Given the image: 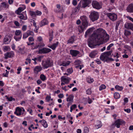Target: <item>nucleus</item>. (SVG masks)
<instances>
[{
	"instance_id": "obj_35",
	"label": "nucleus",
	"mask_w": 133,
	"mask_h": 133,
	"mask_svg": "<svg viewBox=\"0 0 133 133\" xmlns=\"http://www.w3.org/2000/svg\"><path fill=\"white\" fill-rule=\"evenodd\" d=\"M40 78L43 81H44L46 79V77L44 75L42 74L40 75Z\"/></svg>"
},
{
	"instance_id": "obj_64",
	"label": "nucleus",
	"mask_w": 133,
	"mask_h": 133,
	"mask_svg": "<svg viewBox=\"0 0 133 133\" xmlns=\"http://www.w3.org/2000/svg\"><path fill=\"white\" fill-rule=\"evenodd\" d=\"M28 40L30 42H32L34 41L33 38L31 37H29L28 38Z\"/></svg>"
},
{
	"instance_id": "obj_20",
	"label": "nucleus",
	"mask_w": 133,
	"mask_h": 133,
	"mask_svg": "<svg viewBox=\"0 0 133 133\" xmlns=\"http://www.w3.org/2000/svg\"><path fill=\"white\" fill-rule=\"evenodd\" d=\"M61 80L62 82L61 83H63L62 82H64L65 83H69L71 80V79L68 77L66 78L62 76L61 77Z\"/></svg>"
},
{
	"instance_id": "obj_52",
	"label": "nucleus",
	"mask_w": 133,
	"mask_h": 133,
	"mask_svg": "<svg viewBox=\"0 0 133 133\" xmlns=\"http://www.w3.org/2000/svg\"><path fill=\"white\" fill-rule=\"evenodd\" d=\"M30 14L32 17H35V12L30 11Z\"/></svg>"
},
{
	"instance_id": "obj_2",
	"label": "nucleus",
	"mask_w": 133,
	"mask_h": 133,
	"mask_svg": "<svg viewBox=\"0 0 133 133\" xmlns=\"http://www.w3.org/2000/svg\"><path fill=\"white\" fill-rule=\"evenodd\" d=\"M80 18L82 21V25L80 26L79 28L83 32L88 26V23L87 17L85 16H82Z\"/></svg>"
},
{
	"instance_id": "obj_14",
	"label": "nucleus",
	"mask_w": 133,
	"mask_h": 133,
	"mask_svg": "<svg viewBox=\"0 0 133 133\" xmlns=\"http://www.w3.org/2000/svg\"><path fill=\"white\" fill-rule=\"evenodd\" d=\"M19 15V17L21 19L25 20L28 18L26 11L23 12L21 14H20Z\"/></svg>"
},
{
	"instance_id": "obj_17",
	"label": "nucleus",
	"mask_w": 133,
	"mask_h": 133,
	"mask_svg": "<svg viewBox=\"0 0 133 133\" xmlns=\"http://www.w3.org/2000/svg\"><path fill=\"white\" fill-rule=\"evenodd\" d=\"M100 58L101 60L105 61L107 63L110 61L109 59V58L108 57L106 56V55H105L104 54H101Z\"/></svg>"
},
{
	"instance_id": "obj_42",
	"label": "nucleus",
	"mask_w": 133,
	"mask_h": 133,
	"mask_svg": "<svg viewBox=\"0 0 133 133\" xmlns=\"http://www.w3.org/2000/svg\"><path fill=\"white\" fill-rule=\"evenodd\" d=\"M18 48L19 50V52L22 54H23L24 53V48H21L20 47L18 46Z\"/></svg>"
},
{
	"instance_id": "obj_3",
	"label": "nucleus",
	"mask_w": 133,
	"mask_h": 133,
	"mask_svg": "<svg viewBox=\"0 0 133 133\" xmlns=\"http://www.w3.org/2000/svg\"><path fill=\"white\" fill-rule=\"evenodd\" d=\"M44 69H47L53 65V62L50 58H48L45 60H43L41 63Z\"/></svg>"
},
{
	"instance_id": "obj_21",
	"label": "nucleus",
	"mask_w": 133,
	"mask_h": 133,
	"mask_svg": "<svg viewBox=\"0 0 133 133\" xmlns=\"http://www.w3.org/2000/svg\"><path fill=\"white\" fill-rule=\"evenodd\" d=\"M98 51L97 50H94L92 51L89 54V56L91 58H94L97 54Z\"/></svg>"
},
{
	"instance_id": "obj_50",
	"label": "nucleus",
	"mask_w": 133,
	"mask_h": 133,
	"mask_svg": "<svg viewBox=\"0 0 133 133\" xmlns=\"http://www.w3.org/2000/svg\"><path fill=\"white\" fill-rule=\"evenodd\" d=\"M131 34V32L128 31H125L124 32V34L125 36H128Z\"/></svg>"
},
{
	"instance_id": "obj_36",
	"label": "nucleus",
	"mask_w": 133,
	"mask_h": 133,
	"mask_svg": "<svg viewBox=\"0 0 133 133\" xmlns=\"http://www.w3.org/2000/svg\"><path fill=\"white\" fill-rule=\"evenodd\" d=\"M112 52V51H110L104 52L103 54H104L105 55H106V56L108 57L111 55Z\"/></svg>"
},
{
	"instance_id": "obj_45",
	"label": "nucleus",
	"mask_w": 133,
	"mask_h": 133,
	"mask_svg": "<svg viewBox=\"0 0 133 133\" xmlns=\"http://www.w3.org/2000/svg\"><path fill=\"white\" fill-rule=\"evenodd\" d=\"M35 16H40L41 15L42 13L41 11L38 10H36L35 12Z\"/></svg>"
},
{
	"instance_id": "obj_4",
	"label": "nucleus",
	"mask_w": 133,
	"mask_h": 133,
	"mask_svg": "<svg viewBox=\"0 0 133 133\" xmlns=\"http://www.w3.org/2000/svg\"><path fill=\"white\" fill-rule=\"evenodd\" d=\"M89 18L93 22L98 20L99 17L98 13L95 11L91 12L89 16Z\"/></svg>"
},
{
	"instance_id": "obj_6",
	"label": "nucleus",
	"mask_w": 133,
	"mask_h": 133,
	"mask_svg": "<svg viewBox=\"0 0 133 133\" xmlns=\"http://www.w3.org/2000/svg\"><path fill=\"white\" fill-rule=\"evenodd\" d=\"M15 34V35L14 36L15 39L16 41H20L22 38V32L20 30H16Z\"/></svg>"
},
{
	"instance_id": "obj_8",
	"label": "nucleus",
	"mask_w": 133,
	"mask_h": 133,
	"mask_svg": "<svg viewBox=\"0 0 133 133\" xmlns=\"http://www.w3.org/2000/svg\"><path fill=\"white\" fill-rule=\"evenodd\" d=\"M52 50L49 48H43L39 50V53L40 54H47L50 52Z\"/></svg>"
},
{
	"instance_id": "obj_56",
	"label": "nucleus",
	"mask_w": 133,
	"mask_h": 133,
	"mask_svg": "<svg viewBox=\"0 0 133 133\" xmlns=\"http://www.w3.org/2000/svg\"><path fill=\"white\" fill-rule=\"evenodd\" d=\"M81 7L83 8L82 7V6H81V1L79 3V4H78V6L76 7V8H77V9H78L79 10H80V8Z\"/></svg>"
},
{
	"instance_id": "obj_9",
	"label": "nucleus",
	"mask_w": 133,
	"mask_h": 133,
	"mask_svg": "<svg viewBox=\"0 0 133 133\" xmlns=\"http://www.w3.org/2000/svg\"><path fill=\"white\" fill-rule=\"evenodd\" d=\"M107 15L110 19L112 21H114L117 19V16L115 13H107Z\"/></svg>"
},
{
	"instance_id": "obj_47",
	"label": "nucleus",
	"mask_w": 133,
	"mask_h": 133,
	"mask_svg": "<svg viewBox=\"0 0 133 133\" xmlns=\"http://www.w3.org/2000/svg\"><path fill=\"white\" fill-rule=\"evenodd\" d=\"M37 41L40 42V43H43V42H42L43 40L41 36H39L37 38Z\"/></svg>"
},
{
	"instance_id": "obj_23",
	"label": "nucleus",
	"mask_w": 133,
	"mask_h": 133,
	"mask_svg": "<svg viewBox=\"0 0 133 133\" xmlns=\"http://www.w3.org/2000/svg\"><path fill=\"white\" fill-rule=\"evenodd\" d=\"M42 69V68L41 66H36L34 69V72L36 73H38Z\"/></svg>"
},
{
	"instance_id": "obj_27",
	"label": "nucleus",
	"mask_w": 133,
	"mask_h": 133,
	"mask_svg": "<svg viewBox=\"0 0 133 133\" xmlns=\"http://www.w3.org/2000/svg\"><path fill=\"white\" fill-rule=\"evenodd\" d=\"M74 96L72 95H70L66 99V101L67 102H72Z\"/></svg>"
},
{
	"instance_id": "obj_46",
	"label": "nucleus",
	"mask_w": 133,
	"mask_h": 133,
	"mask_svg": "<svg viewBox=\"0 0 133 133\" xmlns=\"http://www.w3.org/2000/svg\"><path fill=\"white\" fill-rule=\"evenodd\" d=\"M84 133H88L89 131V129L87 127H85L84 128Z\"/></svg>"
},
{
	"instance_id": "obj_60",
	"label": "nucleus",
	"mask_w": 133,
	"mask_h": 133,
	"mask_svg": "<svg viewBox=\"0 0 133 133\" xmlns=\"http://www.w3.org/2000/svg\"><path fill=\"white\" fill-rule=\"evenodd\" d=\"M27 26L26 25H23L22 28V30L23 31H25L27 29Z\"/></svg>"
},
{
	"instance_id": "obj_54",
	"label": "nucleus",
	"mask_w": 133,
	"mask_h": 133,
	"mask_svg": "<svg viewBox=\"0 0 133 133\" xmlns=\"http://www.w3.org/2000/svg\"><path fill=\"white\" fill-rule=\"evenodd\" d=\"M84 66L83 65H79L77 66H76L75 67L76 68H79L80 70H81L82 68H83Z\"/></svg>"
},
{
	"instance_id": "obj_28",
	"label": "nucleus",
	"mask_w": 133,
	"mask_h": 133,
	"mask_svg": "<svg viewBox=\"0 0 133 133\" xmlns=\"http://www.w3.org/2000/svg\"><path fill=\"white\" fill-rule=\"evenodd\" d=\"M8 41V36H5L3 39L4 43L5 44H8L10 41L9 42Z\"/></svg>"
},
{
	"instance_id": "obj_40",
	"label": "nucleus",
	"mask_w": 133,
	"mask_h": 133,
	"mask_svg": "<svg viewBox=\"0 0 133 133\" xmlns=\"http://www.w3.org/2000/svg\"><path fill=\"white\" fill-rule=\"evenodd\" d=\"M81 61L80 60L77 59L74 62L75 65H79L81 64Z\"/></svg>"
},
{
	"instance_id": "obj_44",
	"label": "nucleus",
	"mask_w": 133,
	"mask_h": 133,
	"mask_svg": "<svg viewBox=\"0 0 133 133\" xmlns=\"http://www.w3.org/2000/svg\"><path fill=\"white\" fill-rule=\"evenodd\" d=\"M45 99L46 101L47 102H49L50 100H51V101H52L53 100L52 99H51V96H49L48 95H47L46 96V97L45 98Z\"/></svg>"
},
{
	"instance_id": "obj_29",
	"label": "nucleus",
	"mask_w": 133,
	"mask_h": 133,
	"mask_svg": "<svg viewBox=\"0 0 133 133\" xmlns=\"http://www.w3.org/2000/svg\"><path fill=\"white\" fill-rule=\"evenodd\" d=\"M25 7L24 9L23 8L21 7L19 8L17 10L16 13L18 15L20 14L21 12L23 11L24 9H25Z\"/></svg>"
},
{
	"instance_id": "obj_1",
	"label": "nucleus",
	"mask_w": 133,
	"mask_h": 133,
	"mask_svg": "<svg viewBox=\"0 0 133 133\" xmlns=\"http://www.w3.org/2000/svg\"><path fill=\"white\" fill-rule=\"evenodd\" d=\"M109 38V35L106 31L103 29L99 28L96 31L94 32L90 37L88 44L89 47L93 48L98 45V43L101 44L107 41Z\"/></svg>"
},
{
	"instance_id": "obj_37",
	"label": "nucleus",
	"mask_w": 133,
	"mask_h": 133,
	"mask_svg": "<svg viewBox=\"0 0 133 133\" xmlns=\"http://www.w3.org/2000/svg\"><path fill=\"white\" fill-rule=\"evenodd\" d=\"M26 32L27 33V34H28V36L30 35L32 36L34 35L33 32L31 30H28L26 31Z\"/></svg>"
},
{
	"instance_id": "obj_38",
	"label": "nucleus",
	"mask_w": 133,
	"mask_h": 133,
	"mask_svg": "<svg viewBox=\"0 0 133 133\" xmlns=\"http://www.w3.org/2000/svg\"><path fill=\"white\" fill-rule=\"evenodd\" d=\"M87 81L88 83H91L94 81V79L93 78L89 77L87 78Z\"/></svg>"
},
{
	"instance_id": "obj_10",
	"label": "nucleus",
	"mask_w": 133,
	"mask_h": 133,
	"mask_svg": "<svg viewBox=\"0 0 133 133\" xmlns=\"http://www.w3.org/2000/svg\"><path fill=\"white\" fill-rule=\"evenodd\" d=\"M92 5L94 8L96 9H99L102 8L101 5L98 2L96 1H92Z\"/></svg>"
},
{
	"instance_id": "obj_26",
	"label": "nucleus",
	"mask_w": 133,
	"mask_h": 133,
	"mask_svg": "<svg viewBox=\"0 0 133 133\" xmlns=\"http://www.w3.org/2000/svg\"><path fill=\"white\" fill-rule=\"evenodd\" d=\"M70 63V62L68 61H66L63 62L62 63L60 64V66H68Z\"/></svg>"
},
{
	"instance_id": "obj_49",
	"label": "nucleus",
	"mask_w": 133,
	"mask_h": 133,
	"mask_svg": "<svg viewBox=\"0 0 133 133\" xmlns=\"http://www.w3.org/2000/svg\"><path fill=\"white\" fill-rule=\"evenodd\" d=\"M33 25L35 27V28L36 29V30L37 31V30L38 29L39 26H37L36 25V23L34 21H33Z\"/></svg>"
},
{
	"instance_id": "obj_43",
	"label": "nucleus",
	"mask_w": 133,
	"mask_h": 133,
	"mask_svg": "<svg viewBox=\"0 0 133 133\" xmlns=\"http://www.w3.org/2000/svg\"><path fill=\"white\" fill-rule=\"evenodd\" d=\"M106 86L105 85L102 84L100 87L99 90L101 91L103 89H104L106 88Z\"/></svg>"
},
{
	"instance_id": "obj_58",
	"label": "nucleus",
	"mask_w": 133,
	"mask_h": 133,
	"mask_svg": "<svg viewBox=\"0 0 133 133\" xmlns=\"http://www.w3.org/2000/svg\"><path fill=\"white\" fill-rule=\"evenodd\" d=\"M3 48L4 50L6 51H8L10 48V47L9 46H5L3 47Z\"/></svg>"
},
{
	"instance_id": "obj_5",
	"label": "nucleus",
	"mask_w": 133,
	"mask_h": 133,
	"mask_svg": "<svg viewBox=\"0 0 133 133\" xmlns=\"http://www.w3.org/2000/svg\"><path fill=\"white\" fill-rule=\"evenodd\" d=\"M25 111V110L23 108L18 107L16 108L14 114L17 116H20L21 115H23Z\"/></svg>"
},
{
	"instance_id": "obj_51",
	"label": "nucleus",
	"mask_w": 133,
	"mask_h": 133,
	"mask_svg": "<svg viewBox=\"0 0 133 133\" xmlns=\"http://www.w3.org/2000/svg\"><path fill=\"white\" fill-rule=\"evenodd\" d=\"M120 23V22L119 21H118L116 23V24L115 26V29L116 30H117L118 29V26H119V24Z\"/></svg>"
},
{
	"instance_id": "obj_25",
	"label": "nucleus",
	"mask_w": 133,
	"mask_h": 133,
	"mask_svg": "<svg viewBox=\"0 0 133 133\" xmlns=\"http://www.w3.org/2000/svg\"><path fill=\"white\" fill-rule=\"evenodd\" d=\"M39 122L41 123L44 128H47L48 127V125L46 122L44 120H42L39 121Z\"/></svg>"
},
{
	"instance_id": "obj_11",
	"label": "nucleus",
	"mask_w": 133,
	"mask_h": 133,
	"mask_svg": "<svg viewBox=\"0 0 133 133\" xmlns=\"http://www.w3.org/2000/svg\"><path fill=\"white\" fill-rule=\"evenodd\" d=\"M70 54L72 57H76L80 53V52L77 50L71 49L70 50Z\"/></svg>"
},
{
	"instance_id": "obj_19",
	"label": "nucleus",
	"mask_w": 133,
	"mask_h": 133,
	"mask_svg": "<svg viewBox=\"0 0 133 133\" xmlns=\"http://www.w3.org/2000/svg\"><path fill=\"white\" fill-rule=\"evenodd\" d=\"M48 23V22L47 20L46 19L44 18L39 23V25L41 27L43 26L47 25Z\"/></svg>"
},
{
	"instance_id": "obj_53",
	"label": "nucleus",
	"mask_w": 133,
	"mask_h": 133,
	"mask_svg": "<svg viewBox=\"0 0 133 133\" xmlns=\"http://www.w3.org/2000/svg\"><path fill=\"white\" fill-rule=\"evenodd\" d=\"M114 45V44L113 43H111L107 47V50H109L110 48L112 46Z\"/></svg>"
},
{
	"instance_id": "obj_7",
	"label": "nucleus",
	"mask_w": 133,
	"mask_h": 133,
	"mask_svg": "<svg viewBox=\"0 0 133 133\" xmlns=\"http://www.w3.org/2000/svg\"><path fill=\"white\" fill-rule=\"evenodd\" d=\"M125 123V122L122 119H119L115 121L114 124L112 126L114 125L117 128H119L120 127L121 125H124Z\"/></svg>"
},
{
	"instance_id": "obj_61",
	"label": "nucleus",
	"mask_w": 133,
	"mask_h": 133,
	"mask_svg": "<svg viewBox=\"0 0 133 133\" xmlns=\"http://www.w3.org/2000/svg\"><path fill=\"white\" fill-rule=\"evenodd\" d=\"M87 94L88 95H90L91 93V89H88L86 91Z\"/></svg>"
},
{
	"instance_id": "obj_12",
	"label": "nucleus",
	"mask_w": 133,
	"mask_h": 133,
	"mask_svg": "<svg viewBox=\"0 0 133 133\" xmlns=\"http://www.w3.org/2000/svg\"><path fill=\"white\" fill-rule=\"evenodd\" d=\"M82 1V7L85 8L88 6L91 3V0H81Z\"/></svg>"
},
{
	"instance_id": "obj_30",
	"label": "nucleus",
	"mask_w": 133,
	"mask_h": 133,
	"mask_svg": "<svg viewBox=\"0 0 133 133\" xmlns=\"http://www.w3.org/2000/svg\"><path fill=\"white\" fill-rule=\"evenodd\" d=\"M92 30L91 28H90L88 29L86 31L85 35V37L86 38L87 36L89 35L90 33L92 31Z\"/></svg>"
},
{
	"instance_id": "obj_63",
	"label": "nucleus",
	"mask_w": 133,
	"mask_h": 133,
	"mask_svg": "<svg viewBox=\"0 0 133 133\" xmlns=\"http://www.w3.org/2000/svg\"><path fill=\"white\" fill-rule=\"evenodd\" d=\"M72 4L74 6H76L77 4V2L76 0H73L72 1Z\"/></svg>"
},
{
	"instance_id": "obj_16",
	"label": "nucleus",
	"mask_w": 133,
	"mask_h": 133,
	"mask_svg": "<svg viewBox=\"0 0 133 133\" xmlns=\"http://www.w3.org/2000/svg\"><path fill=\"white\" fill-rule=\"evenodd\" d=\"M124 27L127 29H130L133 31V24L131 23H126L124 25Z\"/></svg>"
},
{
	"instance_id": "obj_24",
	"label": "nucleus",
	"mask_w": 133,
	"mask_h": 133,
	"mask_svg": "<svg viewBox=\"0 0 133 133\" xmlns=\"http://www.w3.org/2000/svg\"><path fill=\"white\" fill-rule=\"evenodd\" d=\"M45 46V44L43 43H39L38 44H36V45L34 46V48L33 49H36L38 48V47H44Z\"/></svg>"
},
{
	"instance_id": "obj_31",
	"label": "nucleus",
	"mask_w": 133,
	"mask_h": 133,
	"mask_svg": "<svg viewBox=\"0 0 133 133\" xmlns=\"http://www.w3.org/2000/svg\"><path fill=\"white\" fill-rule=\"evenodd\" d=\"M53 32L52 31L51 33L50 32L49 34V42H50L52 41L53 39Z\"/></svg>"
},
{
	"instance_id": "obj_22",
	"label": "nucleus",
	"mask_w": 133,
	"mask_h": 133,
	"mask_svg": "<svg viewBox=\"0 0 133 133\" xmlns=\"http://www.w3.org/2000/svg\"><path fill=\"white\" fill-rule=\"evenodd\" d=\"M75 36L74 35L71 37L67 41V44H72L75 41Z\"/></svg>"
},
{
	"instance_id": "obj_32",
	"label": "nucleus",
	"mask_w": 133,
	"mask_h": 133,
	"mask_svg": "<svg viewBox=\"0 0 133 133\" xmlns=\"http://www.w3.org/2000/svg\"><path fill=\"white\" fill-rule=\"evenodd\" d=\"M1 4L2 5L3 8H8L9 7V5L8 4L4 2H3L1 3Z\"/></svg>"
},
{
	"instance_id": "obj_39",
	"label": "nucleus",
	"mask_w": 133,
	"mask_h": 133,
	"mask_svg": "<svg viewBox=\"0 0 133 133\" xmlns=\"http://www.w3.org/2000/svg\"><path fill=\"white\" fill-rule=\"evenodd\" d=\"M115 88L117 90L121 91L123 89V87H120L119 85H117L115 86Z\"/></svg>"
},
{
	"instance_id": "obj_62",
	"label": "nucleus",
	"mask_w": 133,
	"mask_h": 133,
	"mask_svg": "<svg viewBox=\"0 0 133 133\" xmlns=\"http://www.w3.org/2000/svg\"><path fill=\"white\" fill-rule=\"evenodd\" d=\"M66 118L67 119H70L71 120H72L73 119V117L71 116V115H67L66 116Z\"/></svg>"
},
{
	"instance_id": "obj_59",
	"label": "nucleus",
	"mask_w": 133,
	"mask_h": 133,
	"mask_svg": "<svg viewBox=\"0 0 133 133\" xmlns=\"http://www.w3.org/2000/svg\"><path fill=\"white\" fill-rule=\"evenodd\" d=\"M22 70V68L21 67L19 66V67L18 69H17V70L18 71V72H17V74H19L20 73V71L21 70Z\"/></svg>"
},
{
	"instance_id": "obj_41",
	"label": "nucleus",
	"mask_w": 133,
	"mask_h": 133,
	"mask_svg": "<svg viewBox=\"0 0 133 133\" xmlns=\"http://www.w3.org/2000/svg\"><path fill=\"white\" fill-rule=\"evenodd\" d=\"M77 107V106L76 104H73L70 107V111L72 112L73 110L75 109Z\"/></svg>"
},
{
	"instance_id": "obj_57",
	"label": "nucleus",
	"mask_w": 133,
	"mask_h": 133,
	"mask_svg": "<svg viewBox=\"0 0 133 133\" xmlns=\"http://www.w3.org/2000/svg\"><path fill=\"white\" fill-rule=\"evenodd\" d=\"M43 56H39L37 58V60L39 62H41L42 60V58H43Z\"/></svg>"
},
{
	"instance_id": "obj_13",
	"label": "nucleus",
	"mask_w": 133,
	"mask_h": 133,
	"mask_svg": "<svg viewBox=\"0 0 133 133\" xmlns=\"http://www.w3.org/2000/svg\"><path fill=\"white\" fill-rule=\"evenodd\" d=\"M14 54L13 51L7 52L4 54V58L5 59H7L8 58H11L13 57Z\"/></svg>"
},
{
	"instance_id": "obj_33",
	"label": "nucleus",
	"mask_w": 133,
	"mask_h": 133,
	"mask_svg": "<svg viewBox=\"0 0 133 133\" xmlns=\"http://www.w3.org/2000/svg\"><path fill=\"white\" fill-rule=\"evenodd\" d=\"M99 124L97 125H95V128L97 129H98L99 128H101L102 126V122L101 121H98Z\"/></svg>"
},
{
	"instance_id": "obj_34",
	"label": "nucleus",
	"mask_w": 133,
	"mask_h": 133,
	"mask_svg": "<svg viewBox=\"0 0 133 133\" xmlns=\"http://www.w3.org/2000/svg\"><path fill=\"white\" fill-rule=\"evenodd\" d=\"M120 97V94L117 92H115L114 94V97L115 98L118 99Z\"/></svg>"
},
{
	"instance_id": "obj_55",
	"label": "nucleus",
	"mask_w": 133,
	"mask_h": 133,
	"mask_svg": "<svg viewBox=\"0 0 133 133\" xmlns=\"http://www.w3.org/2000/svg\"><path fill=\"white\" fill-rule=\"evenodd\" d=\"M28 35L27 34V33L26 32V33L23 34V38L25 39L27 38L28 36Z\"/></svg>"
},
{
	"instance_id": "obj_18",
	"label": "nucleus",
	"mask_w": 133,
	"mask_h": 133,
	"mask_svg": "<svg viewBox=\"0 0 133 133\" xmlns=\"http://www.w3.org/2000/svg\"><path fill=\"white\" fill-rule=\"evenodd\" d=\"M126 10L129 12L133 13V4H130L127 7Z\"/></svg>"
},
{
	"instance_id": "obj_15",
	"label": "nucleus",
	"mask_w": 133,
	"mask_h": 133,
	"mask_svg": "<svg viewBox=\"0 0 133 133\" xmlns=\"http://www.w3.org/2000/svg\"><path fill=\"white\" fill-rule=\"evenodd\" d=\"M59 44V42L57 41L55 43H53L52 45H48V47L53 50H55Z\"/></svg>"
},
{
	"instance_id": "obj_48",
	"label": "nucleus",
	"mask_w": 133,
	"mask_h": 133,
	"mask_svg": "<svg viewBox=\"0 0 133 133\" xmlns=\"http://www.w3.org/2000/svg\"><path fill=\"white\" fill-rule=\"evenodd\" d=\"M67 71L68 73L69 74H71L73 72V69L72 68H69L67 69Z\"/></svg>"
}]
</instances>
